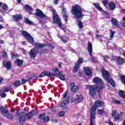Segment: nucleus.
<instances>
[{"label":"nucleus","instance_id":"nucleus-36","mask_svg":"<svg viewBox=\"0 0 125 125\" xmlns=\"http://www.w3.org/2000/svg\"><path fill=\"white\" fill-rule=\"evenodd\" d=\"M123 113L121 112L120 113V114L118 115L117 116L115 117V121H119V120H120L121 117H122V116H123Z\"/></svg>","mask_w":125,"mask_h":125},{"label":"nucleus","instance_id":"nucleus-14","mask_svg":"<svg viewBox=\"0 0 125 125\" xmlns=\"http://www.w3.org/2000/svg\"><path fill=\"white\" fill-rule=\"evenodd\" d=\"M45 117V114L44 113H42L41 115H40L39 117V120H43V121L46 123L49 121V117L48 116Z\"/></svg>","mask_w":125,"mask_h":125},{"label":"nucleus","instance_id":"nucleus-51","mask_svg":"<svg viewBox=\"0 0 125 125\" xmlns=\"http://www.w3.org/2000/svg\"><path fill=\"white\" fill-rule=\"evenodd\" d=\"M116 110L112 111V114H111L112 117H115V116H116Z\"/></svg>","mask_w":125,"mask_h":125},{"label":"nucleus","instance_id":"nucleus-62","mask_svg":"<svg viewBox=\"0 0 125 125\" xmlns=\"http://www.w3.org/2000/svg\"><path fill=\"white\" fill-rule=\"evenodd\" d=\"M4 42L2 40L0 41V43H3Z\"/></svg>","mask_w":125,"mask_h":125},{"label":"nucleus","instance_id":"nucleus-47","mask_svg":"<svg viewBox=\"0 0 125 125\" xmlns=\"http://www.w3.org/2000/svg\"><path fill=\"white\" fill-rule=\"evenodd\" d=\"M65 115V112L64 111H61L59 113L60 117H63Z\"/></svg>","mask_w":125,"mask_h":125},{"label":"nucleus","instance_id":"nucleus-9","mask_svg":"<svg viewBox=\"0 0 125 125\" xmlns=\"http://www.w3.org/2000/svg\"><path fill=\"white\" fill-rule=\"evenodd\" d=\"M103 77L106 81L111 78V75L109 72L107 71L105 69L103 68L102 71Z\"/></svg>","mask_w":125,"mask_h":125},{"label":"nucleus","instance_id":"nucleus-38","mask_svg":"<svg viewBox=\"0 0 125 125\" xmlns=\"http://www.w3.org/2000/svg\"><path fill=\"white\" fill-rule=\"evenodd\" d=\"M77 22L80 29H82L83 28V22L81 21H77Z\"/></svg>","mask_w":125,"mask_h":125},{"label":"nucleus","instance_id":"nucleus-26","mask_svg":"<svg viewBox=\"0 0 125 125\" xmlns=\"http://www.w3.org/2000/svg\"><path fill=\"white\" fill-rule=\"evenodd\" d=\"M84 70L85 71L86 75L87 76H90L91 75V70L87 67H84Z\"/></svg>","mask_w":125,"mask_h":125},{"label":"nucleus","instance_id":"nucleus-28","mask_svg":"<svg viewBox=\"0 0 125 125\" xmlns=\"http://www.w3.org/2000/svg\"><path fill=\"white\" fill-rule=\"evenodd\" d=\"M112 23L113 26H116V27H119V22L118 21L117 19H112Z\"/></svg>","mask_w":125,"mask_h":125},{"label":"nucleus","instance_id":"nucleus-18","mask_svg":"<svg viewBox=\"0 0 125 125\" xmlns=\"http://www.w3.org/2000/svg\"><path fill=\"white\" fill-rule=\"evenodd\" d=\"M69 102H70V99H69V98H67L60 104V107H61V108H63V107H65L66 105L68 104Z\"/></svg>","mask_w":125,"mask_h":125},{"label":"nucleus","instance_id":"nucleus-64","mask_svg":"<svg viewBox=\"0 0 125 125\" xmlns=\"http://www.w3.org/2000/svg\"><path fill=\"white\" fill-rule=\"evenodd\" d=\"M22 44H26V42H22Z\"/></svg>","mask_w":125,"mask_h":125},{"label":"nucleus","instance_id":"nucleus-54","mask_svg":"<svg viewBox=\"0 0 125 125\" xmlns=\"http://www.w3.org/2000/svg\"><path fill=\"white\" fill-rule=\"evenodd\" d=\"M21 83H22V84H24L26 83H27V81L26 80L23 79L22 80V82Z\"/></svg>","mask_w":125,"mask_h":125},{"label":"nucleus","instance_id":"nucleus-43","mask_svg":"<svg viewBox=\"0 0 125 125\" xmlns=\"http://www.w3.org/2000/svg\"><path fill=\"white\" fill-rule=\"evenodd\" d=\"M113 104H121V102L116 100H114L112 101Z\"/></svg>","mask_w":125,"mask_h":125},{"label":"nucleus","instance_id":"nucleus-35","mask_svg":"<svg viewBox=\"0 0 125 125\" xmlns=\"http://www.w3.org/2000/svg\"><path fill=\"white\" fill-rule=\"evenodd\" d=\"M119 95L122 98H125V92L124 91H119Z\"/></svg>","mask_w":125,"mask_h":125},{"label":"nucleus","instance_id":"nucleus-56","mask_svg":"<svg viewBox=\"0 0 125 125\" xmlns=\"http://www.w3.org/2000/svg\"><path fill=\"white\" fill-rule=\"evenodd\" d=\"M54 3L55 4H58V0H55Z\"/></svg>","mask_w":125,"mask_h":125},{"label":"nucleus","instance_id":"nucleus-11","mask_svg":"<svg viewBox=\"0 0 125 125\" xmlns=\"http://www.w3.org/2000/svg\"><path fill=\"white\" fill-rule=\"evenodd\" d=\"M93 82L94 83H99L101 84L100 86L102 85L104 87V82H103V80H102V79L99 77L95 78L93 80Z\"/></svg>","mask_w":125,"mask_h":125},{"label":"nucleus","instance_id":"nucleus-46","mask_svg":"<svg viewBox=\"0 0 125 125\" xmlns=\"http://www.w3.org/2000/svg\"><path fill=\"white\" fill-rule=\"evenodd\" d=\"M103 3L104 5V6H106L107 4H108V0H105L104 1H103Z\"/></svg>","mask_w":125,"mask_h":125},{"label":"nucleus","instance_id":"nucleus-63","mask_svg":"<svg viewBox=\"0 0 125 125\" xmlns=\"http://www.w3.org/2000/svg\"><path fill=\"white\" fill-rule=\"evenodd\" d=\"M59 68H61V63L59 64Z\"/></svg>","mask_w":125,"mask_h":125},{"label":"nucleus","instance_id":"nucleus-6","mask_svg":"<svg viewBox=\"0 0 125 125\" xmlns=\"http://www.w3.org/2000/svg\"><path fill=\"white\" fill-rule=\"evenodd\" d=\"M87 50L90 56V58L91 61H92V62H94V63H97V61H96V58L92 55V43H91V42H88Z\"/></svg>","mask_w":125,"mask_h":125},{"label":"nucleus","instance_id":"nucleus-21","mask_svg":"<svg viewBox=\"0 0 125 125\" xmlns=\"http://www.w3.org/2000/svg\"><path fill=\"white\" fill-rule=\"evenodd\" d=\"M109 8H110V10H114L115 8H116V4L113 1H110L109 3Z\"/></svg>","mask_w":125,"mask_h":125},{"label":"nucleus","instance_id":"nucleus-37","mask_svg":"<svg viewBox=\"0 0 125 125\" xmlns=\"http://www.w3.org/2000/svg\"><path fill=\"white\" fill-rule=\"evenodd\" d=\"M20 83H21V82H20V81H17L13 83V85L14 86H19V85H20Z\"/></svg>","mask_w":125,"mask_h":125},{"label":"nucleus","instance_id":"nucleus-32","mask_svg":"<svg viewBox=\"0 0 125 125\" xmlns=\"http://www.w3.org/2000/svg\"><path fill=\"white\" fill-rule=\"evenodd\" d=\"M94 5L99 10V11H101L102 12H103V9L102 8V7H100L99 4L94 3Z\"/></svg>","mask_w":125,"mask_h":125},{"label":"nucleus","instance_id":"nucleus-23","mask_svg":"<svg viewBox=\"0 0 125 125\" xmlns=\"http://www.w3.org/2000/svg\"><path fill=\"white\" fill-rule=\"evenodd\" d=\"M14 20L16 21H18V20H20V19H22V15H16L13 16Z\"/></svg>","mask_w":125,"mask_h":125},{"label":"nucleus","instance_id":"nucleus-48","mask_svg":"<svg viewBox=\"0 0 125 125\" xmlns=\"http://www.w3.org/2000/svg\"><path fill=\"white\" fill-rule=\"evenodd\" d=\"M1 97L4 98L5 97H6V94H5V93L3 92L0 95Z\"/></svg>","mask_w":125,"mask_h":125},{"label":"nucleus","instance_id":"nucleus-53","mask_svg":"<svg viewBox=\"0 0 125 125\" xmlns=\"http://www.w3.org/2000/svg\"><path fill=\"white\" fill-rule=\"evenodd\" d=\"M11 56L12 58H17V56L15 54H12Z\"/></svg>","mask_w":125,"mask_h":125},{"label":"nucleus","instance_id":"nucleus-52","mask_svg":"<svg viewBox=\"0 0 125 125\" xmlns=\"http://www.w3.org/2000/svg\"><path fill=\"white\" fill-rule=\"evenodd\" d=\"M52 71L53 72H54V73H55V72H58V68H53L52 69Z\"/></svg>","mask_w":125,"mask_h":125},{"label":"nucleus","instance_id":"nucleus-12","mask_svg":"<svg viewBox=\"0 0 125 125\" xmlns=\"http://www.w3.org/2000/svg\"><path fill=\"white\" fill-rule=\"evenodd\" d=\"M83 99V96L81 94L76 95V97L73 99V102H75V103H79Z\"/></svg>","mask_w":125,"mask_h":125},{"label":"nucleus","instance_id":"nucleus-34","mask_svg":"<svg viewBox=\"0 0 125 125\" xmlns=\"http://www.w3.org/2000/svg\"><path fill=\"white\" fill-rule=\"evenodd\" d=\"M16 62L18 66H22L23 65V61L19 59L16 60Z\"/></svg>","mask_w":125,"mask_h":125},{"label":"nucleus","instance_id":"nucleus-27","mask_svg":"<svg viewBox=\"0 0 125 125\" xmlns=\"http://www.w3.org/2000/svg\"><path fill=\"white\" fill-rule=\"evenodd\" d=\"M106 82L108 83L111 84L113 87H115V86H116V83H115V81H114V80H113L111 78L110 79L106 81Z\"/></svg>","mask_w":125,"mask_h":125},{"label":"nucleus","instance_id":"nucleus-44","mask_svg":"<svg viewBox=\"0 0 125 125\" xmlns=\"http://www.w3.org/2000/svg\"><path fill=\"white\" fill-rule=\"evenodd\" d=\"M3 90L4 92H8L10 90V88L9 87H5Z\"/></svg>","mask_w":125,"mask_h":125},{"label":"nucleus","instance_id":"nucleus-1","mask_svg":"<svg viewBox=\"0 0 125 125\" xmlns=\"http://www.w3.org/2000/svg\"><path fill=\"white\" fill-rule=\"evenodd\" d=\"M104 106V103L100 100L97 101L95 103V104L92 106L90 110V125H94L93 124V121L95 119V113H96V109L99 107H103Z\"/></svg>","mask_w":125,"mask_h":125},{"label":"nucleus","instance_id":"nucleus-29","mask_svg":"<svg viewBox=\"0 0 125 125\" xmlns=\"http://www.w3.org/2000/svg\"><path fill=\"white\" fill-rule=\"evenodd\" d=\"M34 114H35L34 111H32L31 112L28 113L27 115H26L27 119H31V118L33 117V116H34Z\"/></svg>","mask_w":125,"mask_h":125},{"label":"nucleus","instance_id":"nucleus-8","mask_svg":"<svg viewBox=\"0 0 125 125\" xmlns=\"http://www.w3.org/2000/svg\"><path fill=\"white\" fill-rule=\"evenodd\" d=\"M21 34L23 37L26 38L28 42H33L34 38L31 36V35L28 33L26 31H23L21 32Z\"/></svg>","mask_w":125,"mask_h":125},{"label":"nucleus","instance_id":"nucleus-45","mask_svg":"<svg viewBox=\"0 0 125 125\" xmlns=\"http://www.w3.org/2000/svg\"><path fill=\"white\" fill-rule=\"evenodd\" d=\"M7 55V53L5 51H3L2 52V56H3V57H5V56H6Z\"/></svg>","mask_w":125,"mask_h":125},{"label":"nucleus","instance_id":"nucleus-25","mask_svg":"<svg viewBox=\"0 0 125 125\" xmlns=\"http://www.w3.org/2000/svg\"><path fill=\"white\" fill-rule=\"evenodd\" d=\"M117 63L118 65H122V64H124V63H125V60L122 58L118 57Z\"/></svg>","mask_w":125,"mask_h":125},{"label":"nucleus","instance_id":"nucleus-41","mask_svg":"<svg viewBox=\"0 0 125 125\" xmlns=\"http://www.w3.org/2000/svg\"><path fill=\"white\" fill-rule=\"evenodd\" d=\"M104 109H99L98 110V114L99 115H103V113H104Z\"/></svg>","mask_w":125,"mask_h":125},{"label":"nucleus","instance_id":"nucleus-40","mask_svg":"<svg viewBox=\"0 0 125 125\" xmlns=\"http://www.w3.org/2000/svg\"><path fill=\"white\" fill-rule=\"evenodd\" d=\"M2 9L3 10V11H7L8 9L7 5L6 4L2 5Z\"/></svg>","mask_w":125,"mask_h":125},{"label":"nucleus","instance_id":"nucleus-4","mask_svg":"<svg viewBox=\"0 0 125 125\" xmlns=\"http://www.w3.org/2000/svg\"><path fill=\"white\" fill-rule=\"evenodd\" d=\"M53 14L54 15V22H55V23H57V24L59 25L60 28H61L62 30H63L64 33H66V31H67V29L66 28H62V23H61V21H60V19H59V17L58 16V15H57V13L55 10H53Z\"/></svg>","mask_w":125,"mask_h":125},{"label":"nucleus","instance_id":"nucleus-39","mask_svg":"<svg viewBox=\"0 0 125 125\" xmlns=\"http://www.w3.org/2000/svg\"><path fill=\"white\" fill-rule=\"evenodd\" d=\"M96 38H97V39H98V40H99L100 42H102V40H104V37H103V36L98 35H97L96 36Z\"/></svg>","mask_w":125,"mask_h":125},{"label":"nucleus","instance_id":"nucleus-15","mask_svg":"<svg viewBox=\"0 0 125 125\" xmlns=\"http://www.w3.org/2000/svg\"><path fill=\"white\" fill-rule=\"evenodd\" d=\"M36 15L38 17H40V18H43L45 17L44 14H43V13H42V10H40V9L36 10Z\"/></svg>","mask_w":125,"mask_h":125},{"label":"nucleus","instance_id":"nucleus-13","mask_svg":"<svg viewBox=\"0 0 125 125\" xmlns=\"http://www.w3.org/2000/svg\"><path fill=\"white\" fill-rule=\"evenodd\" d=\"M30 43H32V45H34L35 48H40L41 47H44V46H45V44H44L34 42V39L32 42H30Z\"/></svg>","mask_w":125,"mask_h":125},{"label":"nucleus","instance_id":"nucleus-33","mask_svg":"<svg viewBox=\"0 0 125 125\" xmlns=\"http://www.w3.org/2000/svg\"><path fill=\"white\" fill-rule=\"evenodd\" d=\"M24 22L26 24H28V25H33L32 21H30L28 18L25 19Z\"/></svg>","mask_w":125,"mask_h":125},{"label":"nucleus","instance_id":"nucleus-42","mask_svg":"<svg viewBox=\"0 0 125 125\" xmlns=\"http://www.w3.org/2000/svg\"><path fill=\"white\" fill-rule=\"evenodd\" d=\"M121 81L125 85V76L122 75L121 77Z\"/></svg>","mask_w":125,"mask_h":125},{"label":"nucleus","instance_id":"nucleus-22","mask_svg":"<svg viewBox=\"0 0 125 125\" xmlns=\"http://www.w3.org/2000/svg\"><path fill=\"white\" fill-rule=\"evenodd\" d=\"M29 55H30L31 57H35L37 56V51H36V49H32L29 53Z\"/></svg>","mask_w":125,"mask_h":125},{"label":"nucleus","instance_id":"nucleus-55","mask_svg":"<svg viewBox=\"0 0 125 125\" xmlns=\"http://www.w3.org/2000/svg\"><path fill=\"white\" fill-rule=\"evenodd\" d=\"M62 42H67V39H65L64 38H62Z\"/></svg>","mask_w":125,"mask_h":125},{"label":"nucleus","instance_id":"nucleus-24","mask_svg":"<svg viewBox=\"0 0 125 125\" xmlns=\"http://www.w3.org/2000/svg\"><path fill=\"white\" fill-rule=\"evenodd\" d=\"M25 8L27 9V10H28L29 14L30 15H31V14H33V8H32L30 5H26L25 6Z\"/></svg>","mask_w":125,"mask_h":125},{"label":"nucleus","instance_id":"nucleus-60","mask_svg":"<svg viewBox=\"0 0 125 125\" xmlns=\"http://www.w3.org/2000/svg\"><path fill=\"white\" fill-rule=\"evenodd\" d=\"M122 125H125V120L124 121Z\"/></svg>","mask_w":125,"mask_h":125},{"label":"nucleus","instance_id":"nucleus-31","mask_svg":"<svg viewBox=\"0 0 125 125\" xmlns=\"http://www.w3.org/2000/svg\"><path fill=\"white\" fill-rule=\"evenodd\" d=\"M62 72L59 71L58 74H56V75L60 76L59 77V78L60 80H62V81H64L65 80V76L64 75H62Z\"/></svg>","mask_w":125,"mask_h":125},{"label":"nucleus","instance_id":"nucleus-19","mask_svg":"<svg viewBox=\"0 0 125 125\" xmlns=\"http://www.w3.org/2000/svg\"><path fill=\"white\" fill-rule=\"evenodd\" d=\"M45 76H47V77H50L51 76H52V74L48 71H43L41 74L39 76L40 78H42V77H45Z\"/></svg>","mask_w":125,"mask_h":125},{"label":"nucleus","instance_id":"nucleus-7","mask_svg":"<svg viewBox=\"0 0 125 125\" xmlns=\"http://www.w3.org/2000/svg\"><path fill=\"white\" fill-rule=\"evenodd\" d=\"M17 114L18 116H21L19 118V122L21 124H24L26 120V114L23 112H21L20 110L17 111Z\"/></svg>","mask_w":125,"mask_h":125},{"label":"nucleus","instance_id":"nucleus-50","mask_svg":"<svg viewBox=\"0 0 125 125\" xmlns=\"http://www.w3.org/2000/svg\"><path fill=\"white\" fill-rule=\"evenodd\" d=\"M108 59H109V56H104V61H106V62H107Z\"/></svg>","mask_w":125,"mask_h":125},{"label":"nucleus","instance_id":"nucleus-57","mask_svg":"<svg viewBox=\"0 0 125 125\" xmlns=\"http://www.w3.org/2000/svg\"><path fill=\"white\" fill-rule=\"evenodd\" d=\"M108 124L109 125H114V124L112 123V122L109 121Z\"/></svg>","mask_w":125,"mask_h":125},{"label":"nucleus","instance_id":"nucleus-59","mask_svg":"<svg viewBox=\"0 0 125 125\" xmlns=\"http://www.w3.org/2000/svg\"><path fill=\"white\" fill-rule=\"evenodd\" d=\"M17 1L18 3H20V2H21V0H17Z\"/></svg>","mask_w":125,"mask_h":125},{"label":"nucleus","instance_id":"nucleus-5","mask_svg":"<svg viewBox=\"0 0 125 125\" xmlns=\"http://www.w3.org/2000/svg\"><path fill=\"white\" fill-rule=\"evenodd\" d=\"M0 111L2 116L9 119V120H13L14 117L13 114H11L8 113V109L5 107H3L2 106L0 107Z\"/></svg>","mask_w":125,"mask_h":125},{"label":"nucleus","instance_id":"nucleus-49","mask_svg":"<svg viewBox=\"0 0 125 125\" xmlns=\"http://www.w3.org/2000/svg\"><path fill=\"white\" fill-rule=\"evenodd\" d=\"M67 92H65V93L63 95V98H66V99H67V98H69V97H67Z\"/></svg>","mask_w":125,"mask_h":125},{"label":"nucleus","instance_id":"nucleus-30","mask_svg":"<svg viewBox=\"0 0 125 125\" xmlns=\"http://www.w3.org/2000/svg\"><path fill=\"white\" fill-rule=\"evenodd\" d=\"M109 35H110V39L112 40L114 38V36H115V34L116 33V31L112 30V29L109 30Z\"/></svg>","mask_w":125,"mask_h":125},{"label":"nucleus","instance_id":"nucleus-16","mask_svg":"<svg viewBox=\"0 0 125 125\" xmlns=\"http://www.w3.org/2000/svg\"><path fill=\"white\" fill-rule=\"evenodd\" d=\"M62 13L63 18H64V21L68 22V13H67V9L65 8H62Z\"/></svg>","mask_w":125,"mask_h":125},{"label":"nucleus","instance_id":"nucleus-3","mask_svg":"<svg viewBox=\"0 0 125 125\" xmlns=\"http://www.w3.org/2000/svg\"><path fill=\"white\" fill-rule=\"evenodd\" d=\"M104 86L103 85L97 86L96 85H90L89 86V94L91 97H95L96 96L97 89L101 90L103 89Z\"/></svg>","mask_w":125,"mask_h":125},{"label":"nucleus","instance_id":"nucleus-61","mask_svg":"<svg viewBox=\"0 0 125 125\" xmlns=\"http://www.w3.org/2000/svg\"><path fill=\"white\" fill-rule=\"evenodd\" d=\"M2 81H3V78H1L0 79V83H1V82H2Z\"/></svg>","mask_w":125,"mask_h":125},{"label":"nucleus","instance_id":"nucleus-2","mask_svg":"<svg viewBox=\"0 0 125 125\" xmlns=\"http://www.w3.org/2000/svg\"><path fill=\"white\" fill-rule=\"evenodd\" d=\"M71 11L72 14L78 19H81L82 17H83V15L82 8L78 5H76L74 6H72Z\"/></svg>","mask_w":125,"mask_h":125},{"label":"nucleus","instance_id":"nucleus-20","mask_svg":"<svg viewBox=\"0 0 125 125\" xmlns=\"http://www.w3.org/2000/svg\"><path fill=\"white\" fill-rule=\"evenodd\" d=\"M3 67H5L7 70H10L11 69V62H7L5 63V62H3Z\"/></svg>","mask_w":125,"mask_h":125},{"label":"nucleus","instance_id":"nucleus-17","mask_svg":"<svg viewBox=\"0 0 125 125\" xmlns=\"http://www.w3.org/2000/svg\"><path fill=\"white\" fill-rule=\"evenodd\" d=\"M70 86H71V90L73 92H76L79 89V86L75 85V83H72L70 84Z\"/></svg>","mask_w":125,"mask_h":125},{"label":"nucleus","instance_id":"nucleus-10","mask_svg":"<svg viewBox=\"0 0 125 125\" xmlns=\"http://www.w3.org/2000/svg\"><path fill=\"white\" fill-rule=\"evenodd\" d=\"M83 62V59L82 58H79L77 62L76 63L73 69V72L76 73L77 71H78V69H79V67H80V65L82 64Z\"/></svg>","mask_w":125,"mask_h":125},{"label":"nucleus","instance_id":"nucleus-58","mask_svg":"<svg viewBox=\"0 0 125 125\" xmlns=\"http://www.w3.org/2000/svg\"><path fill=\"white\" fill-rule=\"evenodd\" d=\"M0 21L1 22H3V19L1 17L0 18Z\"/></svg>","mask_w":125,"mask_h":125}]
</instances>
